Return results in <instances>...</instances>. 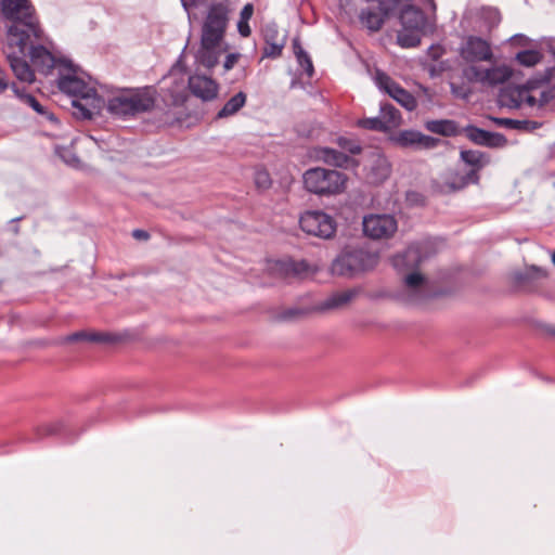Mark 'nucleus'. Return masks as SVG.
<instances>
[{"label": "nucleus", "instance_id": "7ed1b4c3", "mask_svg": "<svg viewBox=\"0 0 555 555\" xmlns=\"http://www.w3.org/2000/svg\"><path fill=\"white\" fill-rule=\"evenodd\" d=\"M460 159L470 169L465 173H454L444 182H435L433 188L436 193L448 195L462 191L470 184H478L479 172L491 163L489 154L478 150H461Z\"/></svg>", "mask_w": 555, "mask_h": 555}, {"label": "nucleus", "instance_id": "5701e85b", "mask_svg": "<svg viewBox=\"0 0 555 555\" xmlns=\"http://www.w3.org/2000/svg\"><path fill=\"white\" fill-rule=\"evenodd\" d=\"M276 266L286 276L304 278L311 272V267L306 260L279 261Z\"/></svg>", "mask_w": 555, "mask_h": 555}, {"label": "nucleus", "instance_id": "c756f323", "mask_svg": "<svg viewBox=\"0 0 555 555\" xmlns=\"http://www.w3.org/2000/svg\"><path fill=\"white\" fill-rule=\"evenodd\" d=\"M546 276L545 270L542 268L531 266L522 272H516L514 275L515 282L518 285H525L529 282H533Z\"/></svg>", "mask_w": 555, "mask_h": 555}, {"label": "nucleus", "instance_id": "79ce46f5", "mask_svg": "<svg viewBox=\"0 0 555 555\" xmlns=\"http://www.w3.org/2000/svg\"><path fill=\"white\" fill-rule=\"evenodd\" d=\"M424 282V276L420 272H412L404 278V284L410 289L420 287Z\"/></svg>", "mask_w": 555, "mask_h": 555}, {"label": "nucleus", "instance_id": "4468645a", "mask_svg": "<svg viewBox=\"0 0 555 555\" xmlns=\"http://www.w3.org/2000/svg\"><path fill=\"white\" fill-rule=\"evenodd\" d=\"M28 54L31 64L40 73L48 75L55 66L63 68L62 59H56L44 46L42 44H29Z\"/></svg>", "mask_w": 555, "mask_h": 555}, {"label": "nucleus", "instance_id": "6e6552de", "mask_svg": "<svg viewBox=\"0 0 555 555\" xmlns=\"http://www.w3.org/2000/svg\"><path fill=\"white\" fill-rule=\"evenodd\" d=\"M300 229L309 234L323 240L332 238L336 233L335 219L322 210H308L299 218Z\"/></svg>", "mask_w": 555, "mask_h": 555}, {"label": "nucleus", "instance_id": "9d476101", "mask_svg": "<svg viewBox=\"0 0 555 555\" xmlns=\"http://www.w3.org/2000/svg\"><path fill=\"white\" fill-rule=\"evenodd\" d=\"M363 232L373 240L391 237L398 230V222L391 215H370L363 218Z\"/></svg>", "mask_w": 555, "mask_h": 555}, {"label": "nucleus", "instance_id": "2f4dec72", "mask_svg": "<svg viewBox=\"0 0 555 555\" xmlns=\"http://www.w3.org/2000/svg\"><path fill=\"white\" fill-rule=\"evenodd\" d=\"M421 131L417 130H403L397 137V143L402 147H413L417 150Z\"/></svg>", "mask_w": 555, "mask_h": 555}, {"label": "nucleus", "instance_id": "9b49d317", "mask_svg": "<svg viewBox=\"0 0 555 555\" xmlns=\"http://www.w3.org/2000/svg\"><path fill=\"white\" fill-rule=\"evenodd\" d=\"M460 55L467 63H476L491 61L493 53L487 40L478 36H468L460 47Z\"/></svg>", "mask_w": 555, "mask_h": 555}, {"label": "nucleus", "instance_id": "393cba45", "mask_svg": "<svg viewBox=\"0 0 555 555\" xmlns=\"http://www.w3.org/2000/svg\"><path fill=\"white\" fill-rule=\"evenodd\" d=\"M247 95L245 92L240 91L230 98L222 108L217 113V118H228L235 115L246 104Z\"/></svg>", "mask_w": 555, "mask_h": 555}, {"label": "nucleus", "instance_id": "e433bc0d", "mask_svg": "<svg viewBox=\"0 0 555 555\" xmlns=\"http://www.w3.org/2000/svg\"><path fill=\"white\" fill-rule=\"evenodd\" d=\"M483 70L485 69H482L476 65H470L463 69V76L469 82H480L483 85L485 83Z\"/></svg>", "mask_w": 555, "mask_h": 555}, {"label": "nucleus", "instance_id": "473e14b6", "mask_svg": "<svg viewBox=\"0 0 555 555\" xmlns=\"http://www.w3.org/2000/svg\"><path fill=\"white\" fill-rule=\"evenodd\" d=\"M513 93L517 94V99L512 98L513 107H519L522 102L531 107L539 103L533 95L528 93V89L526 87L516 88L513 90Z\"/></svg>", "mask_w": 555, "mask_h": 555}, {"label": "nucleus", "instance_id": "338daca9", "mask_svg": "<svg viewBox=\"0 0 555 555\" xmlns=\"http://www.w3.org/2000/svg\"><path fill=\"white\" fill-rule=\"evenodd\" d=\"M181 1H182L183 7L186 9V2H185V0H181Z\"/></svg>", "mask_w": 555, "mask_h": 555}, {"label": "nucleus", "instance_id": "e2e57ef3", "mask_svg": "<svg viewBox=\"0 0 555 555\" xmlns=\"http://www.w3.org/2000/svg\"><path fill=\"white\" fill-rule=\"evenodd\" d=\"M12 231H13L14 234H18L20 233V227L17 224L13 225Z\"/></svg>", "mask_w": 555, "mask_h": 555}, {"label": "nucleus", "instance_id": "4c0bfd02", "mask_svg": "<svg viewBox=\"0 0 555 555\" xmlns=\"http://www.w3.org/2000/svg\"><path fill=\"white\" fill-rule=\"evenodd\" d=\"M374 80L376 86L386 93H388V90L392 89V85L397 83L380 69H376Z\"/></svg>", "mask_w": 555, "mask_h": 555}, {"label": "nucleus", "instance_id": "de8ad7c7", "mask_svg": "<svg viewBox=\"0 0 555 555\" xmlns=\"http://www.w3.org/2000/svg\"><path fill=\"white\" fill-rule=\"evenodd\" d=\"M88 336H89V333L87 332H83V331H80V332H75L70 335H67L63 338V343H76V341H88Z\"/></svg>", "mask_w": 555, "mask_h": 555}, {"label": "nucleus", "instance_id": "3c124183", "mask_svg": "<svg viewBox=\"0 0 555 555\" xmlns=\"http://www.w3.org/2000/svg\"><path fill=\"white\" fill-rule=\"evenodd\" d=\"M509 41L512 42V44L521 47H527L530 43V39L522 34L514 35L513 37H511Z\"/></svg>", "mask_w": 555, "mask_h": 555}, {"label": "nucleus", "instance_id": "6ab92c4d", "mask_svg": "<svg viewBox=\"0 0 555 555\" xmlns=\"http://www.w3.org/2000/svg\"><path fill=\"white\" fill-rule=\"evenodd\" d=\"M220 43H209L204 39H201V48L196 54V61L204 67L210 69L218 64L220 50Z\"/></svg>", "mask_w": 555, "mask_h": 555}, {"label": "nucleus", "instance_id": "20e7f679", "mask_svg": "<svg viewBox=\"0 0 555 555\" xmlns=\"http://www.w3.org/2000/svg\"><path fill=\"white\" fill-rule=\"evenodd\" d=\"M155 105L154 92L151 88L126 89L111 96L106 108L108 113L121 119L152 111Z\"/></svg>", "mask_w": 555, "mask_h": 555}, {"label": "nucleus", "instance_id": "5fc2aeb1", "mask_svg": "<svg viewBox=\"0 0 555 555\" xmlns=\"http://www.w3.org/2000/svg\"><path fill=\"white\" fill-rule=\"evenodd\" d=\"M67 428L63 424H54L49 426L48 434L50 435H63Z\"/></svg>", "mask_w": 555, "mask_h": 555}, {"label": "nucleus", "instance_id": "0e129e2a", "mask_svg": "<svg viewBox=\"0 0 555 555\" xmlns=\"http://www.w3.org/2000/svg\"><path fill=\"white\" fill-rule=\"evenodd\" d=\"M552 260H553V263L555 264V250H554V254L552 256Z\"/></svg>", "mask_w": 555, "mask_h": 555}, {"label": "nucleus", "instance_id": "864d4df0", "mask_svg": "<svg viewBox=\"0 0 555 555\" xmlns=\"http://www.w3.org/2000/svg\"><path fill=\"white\" fill-rule=\"evenodd\" d=\"M237 59H238V54H236V53L228 54L224 60V63H223L224 69L225 70L231 69L234 66V64L236 63Z\"/></svg>", "mask_w": 555, "mask_h": 555}, {"label": "nucleus", "instance_id": "680f3d73", "mask_svg": "<svg viewBox=\"0 0 555 555\" xmlns=\"http://www.w3.org/2000/svg\"><path fill=\"white\" fill-rule=\"evenodd\" d=\"M23 219H24V216L16 217V218H13L12 220H10V223H16V222H18V221H21Z\"/></svg>", "mask_w": 555, "mask_h": 555}, {"label": "nucleus", "instance_id": "c9c22d12", "mask_svg": "<svg viewBox=\"0 0 555 555\" xmlns=\"http://www.w3.org/2000/svg\"><path fill=\"white\" fill-rule=\"evenodd\" d=\"M359 126L374 131H387V126L380 115L377 117L364 118L359 121Z\"/></svg>", "mask_w": 555, "mask_h": 555}, {"label": "nucleus", "instance_id": "603ef678", "mask_svg": "<svg viewBox=\"0 0 555 555\" xmlns=\"http://www.w3.org/2000/svg\"><path fill=\"white\" fill-rule=\"evenodd\" d=\"M253 12H254V7L251 3H247L243 7L242 11H241V18L240 21H245V22H248L249 18L251 17L253 15Z\"/></svg>", "mask_w": 555, "mask_h": 555}, {"label": "nucleus", "instance_id": "58836bf2", "mask_svg": "<svg viewBox=\"0 0 555 555\" xmlns=\"http://www.w3.org/2000/svg\"><path fill=\"white\" fill-rule=\"evenodd\" d=\"M285 46L284 41H269L266 42V47L263 49V56L275 59L282 54L283 48Z\"/></svg>", "mask_w": 555, "mask_h": 555}, {"label": "nucleus", "instance_id": "4be33fe9", "mask_svg": "<svg viewBox=\"0 0 555 555\" xmlns=\"http://www.w3.org/2000/svg\"><path fill=\"white\" fill-rule=\"evenodd\" d=\"M493 122L499 127H504L507 129L519 130L524 132H533L542 126V122L535 120H519L513 118H502V117H493Z\"/></svg>", "mask_w": 555, "mask_h": 555}, {"label": "nucleus", "instance_id": "a19ab883", "mask_svg": "<svg viewBox=\"0 0 555 555\" xmlns=\"http://www.w3.org/2000/svg\"><path fill=\"white\" fill-rule=\"evenodd\" d=\"M418 140L417 150H433L441 143L440 139L424 134L422 132Z\"/></svg>", "mask_w": 555, "mask_h": 555}, {"label": "nucleus", "instance_id": "a18cd8bd", "mask_svg": "<svg viewBox=\"0 0 555 555\" xmlns=\"http://www.w3.org/2000/svg\"><path fill=\"white\" fill-rule=\"evenodd\" d=\"M297 61L299 65L305 69L307 75L311 77L313 75L314 69L309 54L307 52H301L299 57H297Z\"/></svg>", "mask_w": 555, "mask_h": 555}, {"label": "nucleus", "instance_id": "dca6fc26", "mask_svg": "<svg viewBox=\"0 0 555 555\" xmlns=\"http://www.w3.org/2000/svg\"><path fill=\"white\" fill-rule=\"evenodd\" d=\"M423 246L421 244H411L404 251L395 255L391 258L393 268L398 271L405 269H416L424 260Z\"/></svg>", "mask_w": 555, "mask_h": 555}, {"label": "nucleus", "instance_id": "a211bd4d", "mask_svg": "<svg viewBox=\"0 0 555 555\" xmlns=\"http://www.w3.org/2000/svg\"><path fill=\"white\" fill-rule=\"evenodd\" d=\"M11 88L16 98H18L24 104L30 106L36 113L46 117L51 122H59L56 116L49 112L33 94L27 93L25 88H18L15 83H12Z\"/></svg>", "mask_w": 555, "mask_h": 555}, {"label": "nucleus", "instance_id": "f704fd0d", "mask_svg": "<svg viewBox=\"0 0 555 555\" xmlns=\"http://www.w3.org/2000/svg\"><path fill=\"white\" fill-rule=\"evenodd\" d=\"M262 37L264 42L285 40V37L280 36L278 24L274 22H269L262 27Z\"/></svg>", "mask_w": 555, "mask_h": 555}, {"label": "nucleus", "instance_id": "f3484780", "mask_svg": "<svg viewBox=\"0 0 555 555\" xmlns=\"http://www.w3.org/2000/svg\"><path fill=\"white\" fill-rule=\"evenodd\" d=\"M102 99L96 94L94 99H73V115L77 119L89 120L93 117L94 112L101 107Z\"/></svg>", "mask_w": 555, "mask_h": 555}, {"label": "nucleus", "instance_id": "c03bdc74", "mask_svg": "<svg viewBox=\"0 0 555 555\" xmlns=\"http://www.w3.org/2000/svg\"><path fill=\"white\" fill-rule=\"evenodd\" d=\"M117 340L115 335L109 333H89L88 341L92 343H114Z\"/></svg>", "mask_w": 555, "mask_h": 555}, {"label": "nucleus", "instance_id": "bb28decb", "mask_svg": "<svg viewBox=\"0 0 555 555\" xmlns=\"http://www.w3.org/2000/svg\"><path fill=\"white\" fill-rule=\"evenodd\" d=\"M387 94L409 112L415 109L417 105L415 98L399 83L392 85V89L388 90Z\"/></svg>", "mask_w": 555, "mask_h": 555}, {"label": "nucleus", "instance_id": "7c9ffc66", "mask_svg": "<svg viewBox=\"0 0 555 555\" xmlns=\"http://www.w3.org/2000/svg\"><path fill=\"white\" fill-rule=\"evenodd\" d=\"M516 61L526 67H532L540 63L543 55L538 50H522L516 54Z\"/></svg>", "mask_w": 555, "mask_h": 555}, {"label": "nucleus", "instance_id": "09e8293b", "mask_svg": "<svg viewBox=\"0 0 555 555\" xmlns=\"http://www.w3.org/2000/svg\"><path fill=\"white\" fill-rule=\"evenodd\" d=\"M300 314H302V311H301V310L291 308V309H286L285 311H283V312L279 315V319H280V320H282V321H289V320H293V319H295L297 315H300Z\"/></svg>", "mask_w": 555, "mask_h": 555}, {"label": "nucleus", "instance_id": "4d7b16f0", "mask_svg": "<svg viewBox=\"0 0 555 555\" xmlns=\"http://www.w3.org/2000/svg\"><path fill=\"white\" fill-rule=\"evenodd\" d=\"M132 236L137 240H147L150 234L145 230L135 229L132 231Z\"/></svg>", "mask_w": 555, "mask_h": 555}, {"label": "nucleus", "instance_id": "72a5a7b5", "mask_svg": "<svg viewBox=\"0 0 555 555\" xmlns=\"http://www.w3.org/2000/svg\"><path fill=\"white\" fill-rule=\"evenodd\" d=\"M336 143L344 151V153L347 152L351 155H358L362 152V146L354 139L347 137H338Z\"/></svg>", "mask_w": 555, "mask_h": 555}, {"label": "nucleus", "instance_id": "bf43d9fd", "mask_svg": "<svg viewBox=\"0 0 555 555\" xmlns=\"http://www.w3.org/2000/svg\"><path fill=\"white\" fill-rule=\"evenodd\" d=\"M8 87H9V83L5 79V74L0 70V93L5 91L8 89Z\"/></svg>", "mask_w": 555, "mask_h": 555}, {"label": "nucleus", "instance_id": "2eb2a0df", "mask_svg": "<svg viewBox=\"0 0 555 555\" xmlns=\"http://www.w3.org/2000/svg\"><path fill=\"white\" fill-rule=\"evenodd\" d=\"M189 89L193 95L208 102L217 98L219 86L210 77L193 75L189 78Z\"/></svg>", "mask_w": 555, "mask_h": 555}, {"label": "nucleus", "instance_id": "f03ea898", "mask_svg": "<svg viewBox=\"0 0 555 555\" xmlns=\"http://www.w3.org/2000/svg\"><path fill=\"white\" fill-rule=\"evenodd\" d=\"M433 11L435 17L436 3L434 0H424ZM401 29L397 34V43L404 49L421 44L422 37L433 34L436 27L435 18L427 16L423 10L411 3L403 4L399 13Z\"/></svg>", "mask_w": 555, "mask_h": 555}, {"label": "nucleus", "instance_id": "69168bd1", "mask_svg": "<svg viewBox=\"0 0 555 555\" xmlns=\"http://www.w3.org/2000/svg\"><path fill=\"white\" fill-rule=\"evenodd\" d=\"M438 56H439V55H437V54H433V55H431V57H433L434 60H437V59H438Z\"/></svg>", "mask_w": 555, "mask_h": 555}, {"label": "nucleus", "instance_id": "f257e3e1", "mask_svg": "<svg viewBox=\"0 0 555 555\" xmlns=\"http://www.w3.org/2000/svg\"><path fill=\"white\" fill-rule=\"evenodd\" d=\"M0 15L11 22L7 30L4 53L15 77L33 82L35 74L26 57L30 38H41V28L29 0H0Z\"/></svg>", "mask_w": 555, "mask_h": 555}, {"label": "nucleus", "instance_id": "412c9836", "mask_svg": "<svg viewBox=\"0 0 555 555\" xmlns=\"http://www.w3.org/2000/svg\"><path fill=\"white\" fill-rule=\"evenodd\" d=\"M318 157L328 165L341 168H347L352 162L349 155L332 147H321Z\"/></svg>", "mask_w": 555, "mask_h": 555}, {"label": "nucleus", "instance_id": "052dcab7", "mask_svg": "<svg viewBox=\"0 0 555 555\" xmlns=\"http://www.w3.org/2000/svg\"><path fill=\"white\" fill-rule=\"evenodd\" d=\"M551 80V70L547 69L546 70V74L544 75V77L542 78V82H548Z\"/></svg>", "mask_w": 555, "mask_h": 555}, {"label": "nucleus", "instance_id": "c85d7f7f", "mask_svg": "<svg viewBox=\"0 0 555 555\" xmlns=\"http://www.w3.org/2000/svg\"><path fill=\"white\" fill-rule=\"evenodd\" d=\"M379 115L387 126V130L398 127L401 122L400 112L390 103H382Z\"/></svg>", "mask_w": 555, "mask_h": 555}, {"label": "nucleus", "instance_id": "ddd939ff", "mask_svg": "<svg viewBox=\"0 0 555 555\" xmlns=\"http://www.w3.org/2000/svg\"><path fill=\"white\" fill-rule=\"evenodd\" d=\"M462 132L473 143L486 147L498 149L504 147L507 144V139L500 132H492L474 125H467L462 129Z\"/></svg>", "mask_w": 555, "mask_h": 555}, {"label": "nucleus", "instance_id": "13d9d810", "mask_svg": "<svg viewBox=\"0 0 555 555\" xmlns=\"http://www.w3.org/2000/svg\"><path fill=\"white\" fill-rule=\"evenodd\" d=\"M293 50H294V53L296 55V57H299V55L301 54V52H306L304 50V48L301 47L300 42H299V39L298 38H295L293 40Z\"/></svg>", "mask_w": 555, "mask_h": 555}, {"label": "nucleus", "instance_id": "49530a36", "mask_svg": "<svg viewBox=\"0 0 555 555\" xmlns=\"http://www.w3.org/2000/svg\"><path fill=\"white\" fill-rule=\"evenodd\" d=\"M60 156L64 160L65 164L72 166V167H76L80 163L78 156L68 149H63L60 152Z\"/></svg>", "mask_w": 555, "mask_h": 555}, {"label": "nucleus", "instance_id": "b1692460", "mask_svg": "<svg viewBox=\"0 0 555 555\" xmlns=\"http://www.w3.org/2000/svg\"><path fill=\"white\" fill-rule=\"evenodd\" d=\"M390 166L386 157L377 155L370 165L369 176L373 183H380L388 178Z\"/></svg>", "mask_w": 555, "mask_h": 555}, {"label": "nucleus", "instance_id": "37998d69", "mask_svg": "<svg viewBox=\"0 0 555 555\" xmlns=\"http://www.w3.org/2000/svg\"><path fill=\"white\" fill-rule=\"evenodd\" d=\"M450 91L453 96L457 99L467 100L470 95V90L466 88L464 85H459L455 82H450Z\"/></svg>", "mask_w": 555, "mask_h": 555}, {"label": "nucleus", "instance_id": "6e6d98bb", "mask_svg": "<svg viewBox=\"0 0 555 555\" xmlns=\"http://www.w3.org/2000/svg\"><path fill=\"white\" fill-rule=\"evenodd\" d=\"M237 29L241 36L248 37L250 35V27L248 25V22L245 21H238L237 23Z\"/></svg>", "mask_w": 555, "mask_h": 555}, {"label": "nucleus", "instance_id": "0eeeda50", "mask_svg": "<svg viewBox=\"0 0 555 555\" xmlns=\"http://www.w3.org/2000/svg\"><path fill=\"white\" fill-rule=\"evenodd\" d=\"M63 68H60L57 88L74 99H94L96 90L77 76V66L69 60H61Z\"/></svg>", "mask_w": 555, "mask_h": 555}, {"label": "nucleus", "instance_id": "ea45409f", "mask_svg": "<svg viewBox=\"0 0 555 555\" xmlns=\"http://www.w3.org/2000/svg\"><path fill=\"white\" fill-rule=\"evenodd\" d=\"M255 184L259 190H267L271 186L272 180L267 170H257L255 172Z\"/></svg>", "mask_w": 555, "mask_h": 555}, {"label": "nucleus", "instance_id": "f8f14e48", "mask_svg": "<svg viewBox=\"0 0 555 555\" xmlns=\"http://www.w3.org/2000/svg\"><path fill=\"white\" fill-rule=\"evenodd\" d=\"M391 13V8L384 0H378L375 7L361 9L359 22L361 26L370 33H377L382 29L386 18Z\"/></svg>", "mask_w": 555, "mask_h": 555}, {"label": "nucleus", "instance_id": "aec40b11", "mask_svg": "<svg viewBox=\"0 0 555 555\" xmlns=\"http://www.w3.org/2000/svg\"><path fill=\"white\" fill-rule=\"evenodd\" d=\"M427 131L443 135V137H455L462 133L456 121L452 119H431L424 124Z\"/></svg>", "mask_w": 555, "mask_h": 555}, {"label": "nucleus", "instance_id": "423d86ee", "mask_svg": "<svg viewBox=\"0 0 555 555\" xmlns=\"http://www.w3.org/2000/svg\"><path fill=\"white\" fill-rule=\"evenodd\" d=\"M305 189L319 196H334L346 190V173L323 167L309 168L302 175Z\"/></svg>", "mask_w": 555, "mask_h": 555}, {"label": "nucleus", "instance_id": "1a4fd4ad", "mask_svg": "<svg viewBox=\"0 0 555 555\" xmlns=\"http://www.w3.org/2000/svg\"><path fill=\"white\" fill-rule=\"evenodd\" d=\"M228 9L223 3H214L208 10L202 28L201 39L209 43H220L228 25Z\"/></svg>", "mask_w": 555, "mask_h": 555}, {"label": "nucleus", "instance_id": "a878e982", "mask_svg": "<svg viewBox=\"0 0 555 555\" xmlns=\"http://www.w3.org/2000/svg\"><path fill=\"white\" fill-rule=\"evenodd\" d=\"M512 77V70L507 66H496L483 70L485 83L491 87L504 83Z\"/></svg>", "mask_w": 555, "mask_h": 555}, {"label": "nucleus", "instance_id": "cd10ccee", "mask_svg": "<svg viewBox=\"0 0 555 555\" xmlns=\"http://www.w3.org/2000/svg\"><path fill=\"white\" fill-rule=\"evenodd\" d=\"M356 294L357 292L353 289H348L345 292L333 294L321 304V309L328 310L341 307L348 304L356 296Z\"/></svg>", "mask_w": 555, "mask_h": 555}, {"label": "nucleus", "instance_id": "8fccbe9b", "mask_svg": "<svg viewBox=\"0 0 555 555\" xmlns=\"http://www.w3.org/2000/svg\"><path fill=\"white\" fill-rule=\"evenodd\" d=\"M554 98H555L554 90L550 89V90L542 91L540 94V99L538 101L539 106L542 107V106L546 105L552 100H554Z\"/></svg>", "mask_w": 555, "mask_h": 555}, {"label": "nucleus", "instance_id": "39448f33", "mask_svg": "<svg viewBox=\"0 0 555 555\" xmlns=\"http://www.w3.org/2000/svg\"><path fill=\"white\" fill-rule=\"evenodd\" d=\"M379 262V253L364 247H346L333 260L331 271L334 275L356 278L374 270Z\"/></svg>", "mask_w": 555, "mask_h": 555}]
</instances>
